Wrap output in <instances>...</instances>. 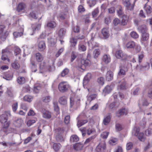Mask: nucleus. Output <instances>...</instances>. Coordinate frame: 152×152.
Here are the masks:
<instances>
[{
    "label": "nucleus",
    "mask_w": 152,
    "mask_h": 152,
    "mask_svg": "<svg viewBox=\"0 0 152 152\" xmlns=\"http://www.w3.org/2000/svg\"><path fill=\"white\" fill-rule=\"evenodd\" d=\"M113 77V74L112 72L110 71H108L106 73V79L108 81H110L112 80Z\"/></svg>",
    "instance_id": "nucleus-15"
},
{
    "label": "nucleus",
    "mask_w": 152,
    "mask_h": 152,
    "mask_svg": "<svg viewBox=\"0 0 152 152\" xmlns=\"http://www.w3.org/2000/svg\"><path fill=\"white\" fill-rule=\"evenodd\" d=\"M12 66L13 68L17 69L19 68L20 65L18 62L15 61L12 64Z\"/></svg>",
    "instance_id": "nucleus-53"
},
{
    "label": "nucleus",
    "mask_w": 152,
    "mask_h": 152,
    "mask_svg": "<svg viewBox=\"0 0 152 152\" xmlns=\"http://www.w3.org/2000/svg\"><path fill=\"white\" fill-rule=\"evenodd\" d=\"M127 114V112L124 108L122 109L118 110L116 113V115L118 117L124 115H126Z\"/></svg>",
    "instance_id": "nucleus-18"
},
{
    "label": "nucleus",
    "mask_w": 152,
    "mask_h": 152,
    "mask_svg": "<svg viewBox=\"0 0 152 152\" xmlns=\"http://www.w3.org/2000/svg\"><path fill=\"white\" fill-rule=\"evenodd\" d=\"M79 140L78 137L76 135H72L70 138V141L71 142H77Z\"/></svg>",
    "instance_id": "nucleus-31"
},
{
    "label": "nucleus",
    "mask_w": 152,
    "mask_h": 152,
    "mask_svg": "<svg viewBox=\"0 0 152 152\" xmlns=\"http://www.w3.org/2000/svg\"><path fill=\"white\" fill-rule=\"evenodd\" d=\"M47 26L50 28H53L56 26V23L54 22H48L47 24Z\"/></svg>",
    "instance_id": "nucleus-50"
},
{
    "label": "nucleus",
    "mask_w": 152,
    "mask_h": 152,
    "mask_svg": "<svg viewBox=\"0 0 152 152\" xmlns=\"http://www.w3.org/2000/svg\"><path fill=\"white\" fill-rule=\"evenodd\" d=\"M77 38L73 37L70 39V42L72 43V46H75L77 44Z\"/></svg>",
    "instance_id": "nucleus-52"
},
{
    "label": "nucleus",
    "mask_w": 152,
    "mask_h": 152,
    "mask_svg": "<svg viewBox=\"0 0 152 152\" xmlns=\"http://www.w3.org/2000/svg\"><path fill=\"white\" fill-rule=\"evenodd\" d=\"M112 90L110 86H106L103 90V92L105 94H107L110 93Z\"/></svg>",
    "instance_id": "nucleus-38"
},
{
    "label": "nucleus",
    "mask_w": 152,
    "mask_h": 152,
    "mask_svg": "<svg viewBox=\"0 0 152 152\" xmlns=\"http://www.w3.org/2000/svg\"><path fill=\"white\" fill-rule=\"evenodd\" d=\"M149 64L147 62H145L143 65L139 63L136 66V69L137 70L141 71L147 70L149 69Z\"/></svg>",
    "instance_id": "nucleus-5"
},
{
    "label": "nucleus",
    "mask_w": 152,
    "mask_h": 152,
    "mask_svg": "<svg viewBox=\"0 0 152 152\" xmlns=\"http://www.w3.org/2000/svg\"><path fill=\"white\" fill-rule=\"evenodd\" d=\"M11 49L10 46H7L6 48L3 50L2 51V56L1 59L2 60L5 61L7 60L8 62H10V60L8 58L7 55L9 54L10 53V50Z\"/></svg>",
    "instance_id": "nucleus-3"
},
{
    "label": "nucleus",
    "mask_w": 152,
    "mask_h": 152,
    "mask_svg": "<svg viewBox=\"0 0 152 152\" xmlns=\"http://www.w3.org/2000/svg\"><path fill=\"white\" fill-rule=\"evenodd\" d=\"M148 96L149 97L152 98V86H150L149 88Z\"/></svg>",
    "instance_id": "nucleus-63"
},
{
    "label": "nucleus",
    "mask_w": 152,
    "mask_h": 152,
    "mask_svg": "<svg viewBox=\"0 0 152 152\" xmlns=\"http://www.w3.org/2000/svg\"><path fill=\"white\" fill-rule=\"evenodd\" d=\"M95 130L94 129H91L89 128L86 131L87 134L88 135H90L91 134H93L94 133Z\"/></svg>",
    "instance_id": "nucleus-62"
},
{
    "label": "nucleus",
    "mask_w": 152,
    "mask_h": 152,
    "mask_svg": "<svg viewBox=\"0 0 152 152\" xmlns=\"http://www.w3.org/2000/svg\"><path fill=\"white\" fill-rule=\"evenodd\" d=\"M102 60V61L107 64L110 62V57L109 55L105 54L103 56Z\"/></svg>",
    "instance_id": "nucleus-16"
},
{
    "label": "nucleus",
    "mask_w": 152,
    "mask_h": 152,
    "mask_svg": "<svg viewBox=\"0 0 152 152\" xmlns=\"http://www.w3.org/2000/svg\"><path fill=\"white\" fill-rule=\"evenodd\" d=\"M83 147V145L80 143H76L73 145L74 149L76 151L81 150Z\"/></svg>",
    "instance_id": "nucleus-19"
},
{
    "label": "nucleus",
    "mask_w": 152,
    "mask_h": 152,
    "mask_svg": "<svg viewBox=\"0 0 152 152\" xmlns=\"http://www.w3.org/2000/svg\"><path fill=\"white\" fill-rule=\"evenodd\" d=\"M11 116L10 112L6 111L0 116V121L1 123L4 124V127L6 128L8 127L9 123L7 122V120L9 117Z\"/></svg>",
    "instance_id": "nucleus-2"
},
{
    "label": "nucleus",
    "mask_w": 152,
    "mask_h": 152,
    "mask_svg": "<svg viewBox=\"0 0 152 152\" xmlns=\"http://www.w3.org/2000/svg\"><path fill=\"white\" fill-rule=\"evenodd\" d=\"M102 33L104 39L108 38L110 36L109 28L108 27L104 28L102 30Z\"/></svg>",
    "instance_id": "nucleus-11"
},
{
    "label": "nucleus",
    "mask_w": 152,
    "mask_h": 152,
    "mask_svg": "<svg viewBox=\"0 0 152 152\" xmlns=\"http://www.w3.org/2000/svg\"><path fill=\"white\" fill-rule=\"evenodd\" d=\"M51 99V97L49 96H46L42 98V101L45 103L49 102Z\"/></svg>",
    "instance_id": "nucleus-40"
},
{
    "label": "nucleus",
    "mask_w": 152,
    "mask_h": 152,
    "mask_svg": "<svg viewBox=\"0 0 152 152\" xmlns=\"http://www.w3.org/2000/svg\"><path fill=\"white\" fill-rule=\"evenodd\" d=\"M101 51L99 49H96L93 51V56L94 58H96L100 55Z\"/></svg>",
    "instance_id": "nucleus-22"
},
{
    "label": "nucleus",
    "mask_w": 152,
    "mask_h": 152,
    "mask_svg": "<svg viewBox=\"0 0 152 152\" xmlns=\"http://www.w3.org/2000/svg\"><path fill=\"white\" fill-rule=\"evenodd\" d=\"M41 27V24L38 23L35 26H32V28L33 32L36 31H37L40 29Z\"/></svg>",
    "instance_id": "nucleus-43"
},
{
    "label": "nucleus",
    "mask_w": 152,
    "mask_h": 152,
    "mask_svg": "<svg viewBox=\"0 0 152 152\" xmlns=\"http://www.w3.org/2000/svg\"><path fill=\"white\" fill-rule=\"evenodd\" d=\"M54 110L56 111L57 113H59V108L58 106V104L56 102H54L53 103Z\"/></svg>",
    "instance_id": "nucleus-57"
},
{
    "label": "nucleus",
    "mask_w": 152,
    "mask_h": 152,
    "mask_svg": "<svg viewBox=\"0 0 152 152\" xmlns=\"http://www.w3.org/2000/svg\"><path fill=\"white\" fill-rule=\"evenodd\" d=\"M26 7L25 4L23 3H20L17 8V10L18 12L24 10Z\"/></svg>",
    "instance_id": "nucleus-21"
},
{
    "label": "nucleus",
    "mask_w": 152,
    "mask_h": 152,
    "mask_svg": "<svg viewBox=\"0 0 152 152\" xmlns=\"http://www.w3.org/2000/svg\"><path fill=\"white\" fill-rule=\"evenodd\" d=\"M118 7V10H117V12L118 15L122 18L123 15H123V13L122 10V8L121 6H119Z\"/></svg>",
    "instance_id": "nucleus-46"
},
{
    "label": "nucleus",
    "mask_w": 152,
    "mask_h": 152,
    "mask_svg": "<svg viewBox=\"0 0 152 152\" xmlns=\"http://www.w3.org/2000/svg\"><path fill=\"white\" fill-rule=\"evenodd\" d=\"M5 26L4 25L0 26V37L3 41H4L8 34V32L4 30Z\"/></svg>",
    "instance_id": "nucleus-6"
},
{
    "label": "nucleus",
    "mask_w": 152,
    "mask_h": 152,
    "mask_svg": "<svg viewBox=\"0 0 152 152\" xmlns=\"http://www.w3.org/2000/svg\"><path fill=\"white\" fill-rule=\"evenodd\" d=\"M35 58L37 61L39 62L43 60V57L40 53H37L35 54Z\"/></svg>",
    "instance_id": "nucleus-24"
},
{
    "label": "nucleus",
    "mask_w": 152,
    "mask_h": 152,
    "mask_svg": "<svg viewBox=\"0 0 152 152\" xmlns=\"http://www.w3.org/2000/svg\"><path fill=\"white\" fill-rule=\"evenodd\" d=\"M135 46V43L133 41H130L128 42L126 44V47L128 49L133 48Z\"/></svg>",
    "instance_id": "nucleus-29"
},
{
    "label": "nucleus",
    "mask_w": 152,
    "mask_h": 152,
    "mask_svg": "<svg viewBox=\"0 0 152 152\" xmlns=\"http://www.w3.org/2000/svg\"><path fill=\"white\" fill-rule=\"evenodd\" d=\"M133 145L132 142H129L126 145V149L127 150L131 149L133 148Z\"/></svg>",
    "instance_id": "nucleus-55"
},
{
    "label": "nucleus",
    "mask_w": 152,
    "mask_h": 152,
    "mask_svg": "<svg viewBox=\"0 0 152 152\" xmlns=\"http://www.w3.org/2000/svg\"><path fill=\"white\" fill-rule=\"evenodd\" d=\"M122 18L123 19L121 22L120 21V24L122 25L125 26L126 25L128 21L127 15H124Z\"/></svg>",
    "instance_id": "nucleus-26"
},
{
    "label": "nucleus",
    "mask_w": 152,
    "mask_h": 152,
    "mask_svg": "<svg viewBox=\"0 0 152 152\" xmlns=\"http://www.w3.org/2000/svg\"><path fill=\"white\" fill-rule=\"evenodd\" d=\"M140 131V129L138 127H135L132 131V134L134 135L137 136H138Z\"/></svg>",
    "instance_id": "nucleus-36"
},
{
    "label": "nucleus",
    "mask_w": 152,
    "mask_h": 152,
    "mask_svg": "<svg viewBox=\"0 0 152 152\" xmlns=\"http://www.w3.org/2000/svg\"><path fill=\"white\" fill-rule=\"evenodd\" d=\"M138 136V139L141 141H144L145 140L144 134L143 133H140Z\"/></svg>",
    "instance_id": "nucleus-49"
},
{
    "label": "nucleus",
    "mask_w": 152,
    "mask_h": 152,
    "mask_svg": "<svg viewBox=\"0 0 152 152\" xmlns=\"http://www.w3.org/2000/svg\"><path fill=\"white\" fill-rule=\"evenodd\" d=\"M108 134V132H104L101 134V136L103 138L105 139L107 137Z\"/></svg>",
    "instance_id": "nucleus-64"
},
{
    "label": "nucleus",
    "mask_w": 152,
    "mask_h": 152,
    "mask_svg": "<svg viewBox=\"0 0 152 152\" xmlns=\"http://www.w3.org/2000/svg\"><path fill=\"white\" fill-rule=\"evenodd\" d=\"M69 86L66 82L61 83L58 85V89L62 92L66 91L69 88Z\"/></svg>",
    "instance_id": "nucleus-4"
},
{
    "label": "nucleus",
    "mask_w": 152,
    "mask_h": 152,
    "mask_svg": "<svg viewBox=\"0 0 152 152\" xmlns=\"http://www.w3.org/2000/svg\"><path fill=\"white\" fill-rule=\"evenodd\" d=\"M111 117L112 114L110 113H108L103 119L104 124L105 125H108L110 121Z\"/></svg>",
    "instance_id": "nucleus-12"
},
{
    "label": "nucleus",
    "mask_w": 152,
    "mask_h": 152,
    "mask_svg": "<svg viewBox=\"0 0 152 152\" xmlns=\"http://www.w3.org/2000/svg\"><path fill=\"white\" fill-rule=\"evenodd\" d=\"M96 136L94 135L91 136L89 138H87L85 141L84 142L85 144H87L88 143H89L91 142H93Z\"/></svg>",
    "instance_id": "nucleus-33"
},
{
    "label": "nucleus",
    "mask_w": 152,
    "mask_h": 152,
    "mask_svg": "<svg viewBox=\"0 0 152 152\" xmlns=\"http://www.w3.org/2000/svg\"><path fill=\"white\" fill-rule=\"evenodd\" d=\"M92 75L91 73H88L86 75L85 77L83 79V85H86L91 79Z\"/></svg>",
    "instance_id": "nucleus-13"
},
{
    "label": "nucleus",
    "mask_w": 152,
    "mask_h": 152,
    "mask_svg": "<svg viewBox=\"0 0 152 152\" xmlns=\"http://www.w3.org/2000/svg\"><path fill=\"white\" fill-rule=\"evenodd\" d=\"M125 6L126 9L127 10H133L134 5V3L133 4H132L130 3Z\"/></svg>",
    "instance_id": "nucleus-41"
},
{
    "label": "nucleus",
    "mask_w": 152,
    "mask_h": 152,
    "mask_svg": "<svg viewBox=\"0 0 152 152\" xmlns=\"http://www.w3.org/2000/svg\"><path fill=\"white\" fill-rule=\"evenodd\" d=\"M18 82L20 84H22L25 83V78L22 77H18L17 79Z\"/></svg>",
    "instance_id": "nucleus-39"
},
{
    "label": "nucleus",
    "mask_w": 152,
    "mask_h": 152,
    "mask_svg": "<svg viewBox=\"0 0 152 152\" xmlns=\"http://www.w3.org/2000/svg\"><path fill=\"white\" fill-rule=\"evenodd\" d=\"M115 56L118 58L121 59L122 60H126L127 58L126 54L124 53L121 50H118L116 52Z\"/></svg>",
    "instance_id": "nucleus-8"
},
{
    "label": "nucleus",
    "mask_w": 152,
    "mask_h": 152,
    "mask_svg": "<svg viewBox=\"0 0 152 152\" xmlns=\"http://www.w3.org/2000/svg\"><path fill=\"white\" fill-rule=\"evenodd\" d=\"M87 121L86 120H83L81 121H78L77 125L78 127H79L84 125V124L87 123Z\"/></svg>",
    "instance_id": "nucleus-45"
},
{
    "label": "nucleus",
    "mask_w": 152,
    "mask_h": 152,
    "mask_svg": "<svg viewBox=\"0 0 152 152\" xmlns=\"http://www.w3.org/2000/svg\"><path fill=\"white\" fill-rule=\"evenodd\" d=\"M120 70L118 72V75H125L126 71V69L124 66H121L120 67Z\"/></svg>",
    "instance_id": "nucleus-25"
},
{
    "label": "nucleus",
    "mask_w": 152,
    "mask_h": 152,
    "mask_svg": "<svg viewBox=\"0 0 152 152\" xmlns=\"http://www.w3.org/2000/svg\"><path fill=\"white\" fill-rule=\"evenodd\" d=\"M38 50L40 51H43L46 48V46L44 41H40L38 45Z\"/></svg>",
    "instance_id": "nucleus-14"
},
{
    "label": "nucleus",
    "mask_w": 152,
    "mask_h": 152,
    "mask_svg": "<svg viewBox=\"0 0 152 152\" xmlns=\"http://www.w3.org/2000/svg\"><path fill=\"white\" fill-rule=\"evenodd\" d=\"M40 68L41 69L46 68L50 72L53 71L55 69V67L53 64L45 66V64L44 63L40 64Z\"/></svg>",
    "instance_id": "nucleus-9"
},
{
    "label": "nucleus",
    "mask_w": 152,
    "mask_h": 152,
    "mask_svg": "<svg viewBox=\"0 0 152 152\" xmlns=\"http://www.w3.org/2000/svg\"><path fill=\"white\" fill-rule=\"evenodd\" d=\"M149 38V34L147 32L142 33L141 38V42L147 41Z\"/></svg>",
    "instance_id": "nucleus-17"
},
{
    "label": "nucleus",
    "mask_w": 152,
    "mask_h": 152,
    "mask_svg": "<svg viewBox=\"0 0 152 152\" xmlns=\"http://www.w3.org/2000/svg\"><path fill=\"white\" fill-rule=\"evenodd\" d=\"M70 99V107H74L77 108L80 105V100L77 99L75 101L73 98L71 97Z\"/></svg>",
    "instance_id": "nucleus-10"
},
{
    "label": "nucleus",
    "mask_w": 152,
    "mask_h": 152,
    "mask_svg": "<svg viewBox=\"0 0 152 152\" xmlns=\"http://www.w3.org/2000/svg\"><path fill=\"white\" fill-rule=\"evenodd\" d=\"M126 88V83L124 80H122L121 83L118 86V89L121 90H124Z\"/></svg>",
    "instance_id": "nucleus-28"
},
{
    "label": "nucleus",
    "mask_w": 152,
    "mask_h": 152,
    "mask_svg": "<svg viewBox=\"0 0 152 152\" xmlns=\"http://www.w3.org/2000/svg\"><path fill=\"white\" fill-rule=\"evenodd\" d=\"M91 64L90 61L88 59H82L79 62L76 66L77 69L80 71L85 70L86 66H89Z\"/></svg>",
    "instance_id": "nucleus-1"
},
{
    "label": "nucleus",
    "mask_w": 152,
    "mask_h": 152,
    "mask_svg": "<svg viewBox=\"0 0 152 152\" xmlns=\"http://www.w3.org/2000/svg\"><path fill=\"white\" fill-rule=\"evenodd\" d=\"M144 8L147 14H150L151 12V7L149 5L145 4Z\"/></svg>",
    "instance_id": "nucleus-42"
},
{
    "label": "nucleus",
    "mask_w": 152,
    "mask_h": 152,
    "mask_svg": "<svg viewBox=\"0 0 152 152\" xmlns=\"http://www.w3.org/2000/svg\"><path fill=\"white\" fill-rule=\"evenodd\" d=\"M98 83L100 85H102L104 84V79L103 77H100L97 80Z\"/></svg>",
    "instance_id": "nucleus-56"
},
{
    "label": "nucleus",
    "mask_w": 152,
    "mask_h": 152,
    "mask_svg": "<svg viewBox=\"0 0 152 152\" xmlns=\"http://www.w3.org/2000/svg\"><path fill=\"white\" fill-rule=\"evenodd\" d=\"M78 50L80 51H85L86 50V46L80 43L78 45Z\"/></svg>",
    "instance_id": "nucleus-37"
},
{
    "label": "nucleus",
    "mask_w": 152,
    "mask_h": 152,
    "mask_svg": "<svg viewBox=\"0 0 152 152\" xmlns=\"http://www.w3.org/2000/svg\"><path fill=\"white\" fill-rule=\"evenodd\" d=\"M61 147V145L59 143H55L53 145V148L56 151H59Z\"/></svg>",
    "instance_id": "nucleus-34"
},
{
    "label": "nucleus",
    "mask_w": 152,
    "mask_h": 152,
    "mask_svg": "<svg viewBox=\"0 0 152 152\" xmlns=\"http://www.w3.org/2000/svg\"><path fill=\"white\" fill-rule=\"evenodd\" d=\"M43 117V118L49 119L51 118V115L49 111L45 110H42Z\"/></svg>",
    "instance_id": "nucleus-20"
},
{
    "label": "nucleus",
    "mask_w": 152,
    "mask_h": 152,
    "mask_svg": "<svg viewBox=\"0 0 152 152\" xmlns=\"http://www.w3.org/2000/svg\"><path fill=\"white\" fill-rule=\"evenodd\" d=\"M23 99L25 101L30 102L33 99V97L30 96L26 95L24 96Z\"/></svg>",
    "instance_id": "nucleus-47"
},
{
    "label": "nucleus",
    "mask_w": 152,
    "mask_h": 152,
    "mask_svg": "<svg viewBox=\"0 0 152 152\" xmlns=\"http://www.w3.org/2000/svg\"><path fill=\"white\" fill-rule=\"evenodd\" d=\"M77 57V53L74 52H72V53L71 55V61L73 62V61Z\"/></svg>",
    "instance_id": "nucleus-60"
},
{
    "label": "nucleus",
    "mask_w": 152,
    "mask_h": 152,
    "mask_svg": "<svg viewBox=\"0 0 152 152\" xmlns=\"http://www.w3.org/2000/svg\"><path fill=\"white\" fill-rule=\"evenodd\" d=\"M23 123V120L21 119H18L14 123L15 126L18 127L20 126Z\"/></svg>",
    "instance_id": "nucleus-27"
},
{
    "label": "nucleus",
    "mask_w": 152,
    "mask_h": 152,
    "mask_svg": "<svg viewBox=\"0 0 152 152\" xmlns=\"http://www.w3.org/2000/svg\"><path fill=\"white\" fill-rule=\"evenodd\" d=\"M106 148V144L104 141H102L96 146V150L97 152H104Z\"/></svg>",
    "instance_id": "nucleus-7"
},
{
    "label": "nucleus",
    "mask_w": 152,
    "mask_h": 152,
    "mask_svg": "<svg viewBox=\"0 0 152 152\" xmlns=\"http://www.w3.org/2000/svg\"><path fill=\"white\" fill-rule=\"evenodd\" d=\"M138 61L139 64H141L142 61V60L144 57V53L143 52H142L139 53L138 55Z\"/></svg>",
    "instance_id": "nucleus-30"
},
{
    "label": "nucleus",
    "mask_w": 152,
    "mask_h": 152,
    "mask_svg": "<svg viewBox=\"0 0 152 152\" xmlns=\"http://www.w3.org/2000/svg\"><path fill=\"white\" fill-rule=\"evenodd\" d=\"M99 10L98 8H96L92 12V15L93 18L96 17L98 13H99Z\"/></svg>",
    "instance_id": "nucleus-54"
},
{
    "label": "nucleus",
    "mask_w": 152,
    "mask_h": 152,
    "mask_svg": "<svg viewBox=\"0 0 152 152\" xmlns=\"http://www.w3.org/2000/svg\"><path fill=\"white\" fill-rule=\"evenodd\" d=\"M67 98L65 96H63L60 97L59 100V102L61 104L65 105L67 103Z\"/></svg>",
    "instance_id": "nucleus-23"
},
{
    "label": "nucleus",
    "mask_w": 152,
    "mask_h": 152,
    "mask_svg": "<svg viewBox=\"0 0 152 152\" xmlns=\"http://www.w3.org/2000/svg\"><path fill=\"white\" fill-rule=\"evenodd\" d=\"M66 31L65 29L63 28H61L58 32L59 36L61 37H62L65 35L66 33Z\"/></svg>",
    "instance_id": "nucleus-35"
},
{
    "label": "nucleus",
    "mask_w": 152,
    "mask_h": 152,
    "mask_svg": "<svg viewBox=\"0 0 152 152\" xmlns=\"http://www.w3.org/2000/svg\"><path fill=\"white\" fill-rule=\"evenodd\" d=\"M130 35L131 37L134 39H137L139 37V35L137 34L134 31H133L131 32Z\"/></svg>",
    "instance_id": "nucleus-51"
},
{
    "label": "nucleus",
    "mask_w": 152,
    "mask_h": 152,
    "mask_svg": "<svg viewBox=\"0 0 152 152\" xmlns=\"http://www.w3.org/2000/svg\"><path fill=\"white\" fill-rule=\"evenodd\" d=\"M48 42L51 45L53 46L56 43V40L52 38H48Z\"/></svg>",
    "instance_id": "nucleus-44"
},
{
    "label": "nucleus",
    "mask_w": 152,
    "mask_h": 152,
    "mask_svg": "<svg viewBox=\"0 0 152 152\" xmlns=\"http://www.w3.org/2000/svg\"><path fill=\"white\" fill-rule=\"evenodd\" d=\"M88 3L89 6L91 7L94 6L96 3V0H89L88 1Z\"/></svg>",
    "instance_id": "nucleus-48"
},
{
    "label": "nucleus",
    "mask_w": 152,
    "mask_h": 152,
    "mask_svg": "<svg viewBox=\"0 0 152 152\" xmlns=\"http://www.w3.org/2000/svg\"><path fill=\"white\" fill-rule=\"evenodd\" d=\"M18 103L16 102L14 103L12 105V109L14 112H15L18 108Z\"/></svg>",
    "instance_id": "nucleus-58"
},
{
    "label": "nucleus",
    "mask_w": 152,
    "mask_h": 152,
    "mask_svg": "<svg viewBox=\"0 0 152 152\" xmlns=\"http://www.w3.org/2000/svg\"><path fill=\"white\" fill-rule=\"evenodd\" d=\"M138 29L141 31L142 33L147 32L148 28L145 25L141 26L139 27Z\"/></svg>",
    "instance_id": "nucleus-32"
},
{
    "label": "nucleus",
    "mask_w": 152,
    "mask_h": 152,
    "mask_svg": "<svg viewBox=\"0 0 152 152\" xmlns=\"http://www.w3.org/2000/svg\"><path fill=\"white\" fill-rule=\"evenodd\" d=\"M120 23V20L118 18H115L113 20V23L115 26H117Z\"/></svg>",
    "instance_id": "nucleus-59"
},
{
    "label": "nucleus",
    "mask_w": 152,
    "mask_h": 152,
    "mask_svg": "<svg viewBox=\"0 0 152 152\" xmlns=\"http://www.w3.org/2000/svg\"><path fill=\"white\" fill-rule=\"evenodd\" d=\"M69 70L68 69L66 68L64 69L61 73V75L62 77H64L67 75L69 72Z\"/></svg>",
    "instance_id": "nucleus-61"
}]
</instances>
